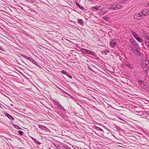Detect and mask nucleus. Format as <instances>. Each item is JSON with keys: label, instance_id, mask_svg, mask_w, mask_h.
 <instances>
[{"label": "nucleus", "instance_id": "obj_7", "mask_svg": "<svg viewBox=\"0 0 149 149\" xmlns=\"http://www.w3.org/2000/svg\"><path fill=\"white\" fill-rule=\"evenodd\" d=\"M5 115L8 118H9L10 120H12L14 121L15 120L14 118H13L11 115L8 114L7 113H6L5 114Z\"/></svg>", "mask_w": 149, "mask_h": 149}, {"label": "nucleus", "instance_id": "obj_41", "mask_svg": "<svg viewBox=\"0 0 149 149\" xmlns=\"http://www.w3.org/2000/svg\"><path fill=\"white\" fill-rule=\"evenodd\" d=\"M28 36H29L31 38H33V36H30L29 35H28Z\"/></svg>", "mask_w": 149, "mask_h": 149}, {"label": "nucleus", "instance_id": "obj_17", "mask_svg": "<svg viewBox=\"0 0 149 149\" xmlns=\"http://www.w3.org/2000/svg\"><path fill=\"white\" fill-rule=\"evenodd\" d=\"M76 132H75V134L76 135H75V136L78 137V136H82V133H81L79 132L78 131H76Z\"/></svg>", "mask_w": 149, "mask_h": 149}, {"label": "nucleus", "instance_id": "obj_43", "mask_svg": "<svg viewBox=\"0 0 149 149\" xmlns=\"http://www.w3.org/2000/svg\"><path fill=\"white\" fill-rule=\"evenodd\" d=\"M38 133L39 134V133H40L41 134H44V135H45V134H43L42 133H40V132H38Z\"/></svg>", "mask_w": 149, "mask_h": 149}, {"label": "nucleus", "instance_id": "obj_22", "mask_svg": "<svg viewBox=\"0 0 149 149\" xmlns=\"http://www.w3.org/2000/svg\"><path fill=\"white\" fill-rule=\"evenodd\" d=\"M78 23L81 25H83L84 24L83 21L81 19H79L78 20Z\"/></svg>", "mask_w": 149, "mask_h": 149}, {"label": "nucleus", "instance_id": "obj_30", "mask_svg": "<svg viewBox=\"0 0 149 149\" xmlns=\"http://www.w3.org/2000/svg\"><path fill=\"white\" fill-rule=\"evenodd\" d=\"M83 49H84V48H81L80 49V51L83 53V54H84L85 53V50H83Z\"/></svg>", "mask_w": 149, "mask_h": 149}, {"label": "nucleus", "instance_id": "obj_38", "mask_svg": "<svg viewBox=\"0 0 149 149\" xmlns=\"http://www.w3.org/2000/svg\"><path fill=\"white\" fill-rule=\"evenodd\" d=\"M65 149H71L69 147H64Z\"/></svg>", "mask_w": 149, "mask_h": 149}, {"label": "nucleus", "instance_id": "obj_11", "mask_svg": "<svg viewBox=\"0 0 149 149\" xmlns=\"http://www.w3.org/2000/svg\"><path fill=\"white\" fill-rule=\"evenodd\" d=\"M132 34L136 39V38H137L139 37L136 32L134 31H132Z\"/></svg>", "mask_w": 149, "mask_h": 149}, {"label": "nucleus", "instance_id": "obj_52", "mask_svg": "<svg viewBox=\"0 0 149 149\" xmlns=\"http://www.w3.org/2000/svg\"><path fill=\"white\" fill-rule=\"evenodd\" d=\"M127 135V136H129V135Z\"/></svg>", "mask_w": 149, "mask_h": 149}, {"label": "nucleus", "instance_id": "obj_8", "mask_svg": "<svg viewBox=\"0 0 149 149\" xmlns=\"http://www.w3.org/2000/svg\"><path fill=\"white\" fill-rule=\"evenodd\" d=\"M21 56L22 57L25 58L26 59H27V60H29V61H33V58H31L30 57H29L27 56L26 55H25L21 54Z\"/></svg>", "mask_w": 149, "mask_h": 149}, {"label": "nucleus", "instance_id": "obj_21", "mask_svg": "<svg viewBox=\"0 0 149 149\" xmlns=\"http://www.w3.org/2000/svg\"><path fill=\"white\" fill-rule=\"evenodd\" d=\"M62 91H63V92H64V93H65L67 95H68V96H70L71 97V98L73 99L74 101L75 102V100H77L75 98H74V97H73L71 95H69V94H68V93H67L65 92H64V91L62 90Z\"/></svg>", "mask_w": 149, "mask_h": 149}, {"label": "nucleus", "instance_id": "obj_20", "mask_svg": "<svg viewBox=\"0 0 149 149\" xmlns=\"http://www.w3.org/2000/svg\"><path fill=\"white\" fill-rule=\"evenodd\" d=\"M54 105L57 106L58 107H59L61 105L58 102L56 101H54Z\"/></svg>", "mask_w": 149, "mask_h": 149}, {"label": "nucleus", "instance_id": "obj_53", "mask_svg": "<svg viewBox=\"0 0 149 149\" xmlns=\"http://www.w3.org/2000/svg\"><path fill=\"white\" fill-rule=\"evenodd\" d=\"M58 149H61L60 148H58Z\"/></svg>", "mask_w": 149, "mask_h": 149}, {"label": "nucleus", "instance_id": "obj_9", "mask_svg": "<svg viewBox=\"0 0 149 149\" xmlns=\"http://www.w3.org/2000/svg\"><path fill=\"white\" fill-rule=\"evenodd\" d=\"M58 109L59 110H61V111H62V112L64 113H65V111H66V110L63 107H62L61 105L58 107Z\"/></svg>", "mask_w": 149, "mask_h": 149}, {"label": "nucleus", "instance_id": "obj_47", "mask_svg": "<svg viewBox=\"0 0 149 149\" xmlns=\"http://www.w3.org/2000/svg\"><path fill=\"white\" fill-rule=\"evenodd\" d=\"M141 112H139V114H141Z\"/></svg>", "mask_w": 149, "mask_h": 149}, {"label": "nucleus", "instance_id": "obj_39", "mask_svg": "<svg viewBox=\"0 0 149 149\" xmlns=\"http://www.w3.org/2000/svg\"><path fill=\"white\" fill-rule=\"evenodd\" d=\"M36 66H38L40 69H42V68L39 65L37 64V65H36Z\"/></svg>", "mask_w": 149, "mask_h": 149}, {"label": "nucleus", "instance_id": "obj_26", "mask_svg": "<svg viewBox=\"0 0 149 149\" xmlns=\"http://www.w3.org/2000/svg\"><path fill=\"white\" fill-rule=\"evenodd\" d=\"M57 113L61 116H63V115H64L65 113H64L62 111H58V112H57Z\"/></svg>", "mask_w": 149, "mask_h": 149}, {"label": "nucleus", "instance_id": "obj_23", "mask_svg": "<svg viewBox=\"0 0 149 149\" xmlns=\"http://www.w3.org/2000/svg\"><path fill=\"white\" fill-rule=\"evenodd\" d=\"M125 65L126 66L128 67V68H131V66L129 63L127 62L125 63Z\"/></svg>", "mask_w": 149, "mask_h": 149}, {"label": "nucleus", "instance_id": "obj_40", "mask_svg": "<svg viewBox=\"0 0 149 149\" xmlns=\"http://www.w3.org/2000/svg\"><path fill=\"white\" fill-rule=\"evenodd\" d=\"M96 130H103L102 129L100 128L99 127H97V129Z\"/></svg>", "mask_w": 149, "mask_h": 149}, {"label": "nucleus", "instance_id": "obj_50", "mask_svg": "<svg viewBox=\"0 0 149 149\" xmlns=\"http://www.w3.org/2000/svg\"><path fill=\"white\" fill-rule=\"evenodd\" d=\"M33 61H34V60H33V61H31V62H32L33 63Z\"/></svg>", "mask_w": 149, "mask_h": 149}, {"label": "nucleus", "instance_id": "obj_14", "mask_svg": "<svg viewBox=\"0 0 149 149\" xmlns=\"http://www.w3.org/2000/svg\"><path fill=\"white\" fill-rule=\"evenodd\" d=\"M136 40L138 41L139 42H141V43H143V40L140 37H139L137 38H136Z\"/></svg>", "mask_w": 149, "mask_h": 149}, {"label": "nucleus", "instance_id": "obj_1", "mask_svg": "<svg viewBox=\"0 0 149 149\" xmlns=\"http://www.w3.org/2000/svg\"><path fill=\"white\" fill-rule=\"evenodd\" d=\"M149 62L147 59H145L142 62V66L144 70H146V73L147 76L149 78Z\"/></svg>", "mask_w": 149, "mask_h": 149}, {"label": "nucleus", "instance_id": "obj_15", "mask_svg": "<svg viewBox=\"0 0 149 149\" xmlns=\"http://www.w3.org/2000/svg\"><path fill=\"white\" fill-rule=\"evenodd\" d=\"M76 5L78 7H79L80 9H81V10H83L84 9V7L83 6H81L78 3H76Z\"/></svg>", "mask_w": 149, "mask_h": 149}, {"label": "nucleus", "instance_id": "obj_37", "mask_svg": "<svg viewBox=\"0 0 149 149\" xmlns=\"http://www.w3.org/2000/svg\"><path fill=\"white\" fill-rule=\"evenodd\" d=\"M88 68L90 70H91V71H93V69L91 68L90 66H89L88 65Z\"/></svg>", "mask_w": 149, "mask_h": 149}, {"label": "nucleus", "instance_id": "obj_19", "mask_svg": "<svg viewBox=\"0 0 149 149\" xmlns=\"http://www.w3.org/2000/svg\"><path fill=\"white\" fill-rule=\"evenodd\" d=\"M143 35L146 39L149 40V36L148 34L144 33Z\"/></svg>", "mask_w": 149, "mask_h": 149}, {"label": "nucleus", "instance_id": "obj_4", "mask_svg": "<svg viewBox=\"0 0 149 149\" xmlns=\"http://www.w3.org/2000/svg\"><path fill=\"white\" fill-rule=\"evenodd\" d=\"M123 6L120 4L112 5L109 7L110 9L118 10L122 8Z\"/></svg>", "mask_w": 149, "mask_h": 149}, {"label": "nucleus", "instance_id": "obj_3", "mask_svg": "<svg viewBox=\"0 0 149 149\" xmlns=\"http://www.w3.org/2000/svg\"><path fill=\"white\" fill-rule=\"evenodd\" d=\"M139 84L142 88L148 91H149V88L147 84L142 80H139L138 81Z\"/></svg>", "mask_w": 149, "mask_h": 149}, {"label": "nucleus", "instance_id": "obj_46", "mask_svg": "<svg viewBox=\"0 0 149 149\" xmlns=\"http://www.w3.org/2000/svg\"><path fill=\"white\" fill-rule=\"evenodd\" d=\"M95 9H98V8H96V7H95Z\"/></svg>", "mask_w": 149, "mask_h": 149}, {"label": "nucleus", "instance_id": "obj_25", "mask_svg": "<svg viewBox=\"0 0 149 149\" xmlns=\"http://www.w3.org/2000/svg\"><path fill=\"white\" fill-rule=\"evenodd\" d=\"M80 101L79 100H75V102L78 105L80 106V107H81V106L80 104L79 103V102H80Z\"/></svg>", "mask_w": 149, "mask_h": 149}, {"label": "nucleus", "instance_id": "obj_24", "mask_svg": "<svg viewBox=\"0 0 149 149\" xmlns=\"http://www.w3.org/2000/svg\"><path fill=\"white\" fill-rule=\"evenodd\" d=\"M119 119L120 120V121H119L120 122V123H125V124H126V123H127V122L126 121L123 120L122 119H121V118H119Z\"/></svg>", "mask_w": 149, "mask_h": 149}, {"label": "nucleus", "instance_id": "obj_48", "mask_svg": "<svg viewBox=\"0 0 149 149\" xmlns=\"http://www.w3.org/2000/svg\"><path fill=\"white\" fill-rule=\"evenodd\" d=\"M124 131V132L125 133H126V132H127V131Z\"/></svg>", "mask_w": 149, "mask_h": 149}, {"label": "nucleus", "instance_id": "obj_12", "mask_svg": "<svg viewBox=\"0 0 149 149\" xmlns=\"http://www.w3.org/2000/svg\"><path fill=\"white\" fill-rule=\"evenodd\" d=\"M31 137L33 140V141H34L36 143L38 144L39 145H40L41 144L40 142L38 141L36 139H34Z\"/></svg>", "mask_w": 149, "mask_h": 149}, {"label": "nucleus", "instance_id": "obj_54", "mask_svg": "<svg viewBox=\"0 0 149 149\" xmlns=\"http://www.w3.org/2000/svg\"><path fill=\"white\" fill-rule=\"evenodd\" d=\"M60 89H61V90H62L61 89H60Z\"/></svg>", "mask_w": 149, "mask_h": 149}, {"label": "nucleus", "instance_id": "obj_5", "mask_svg": "<svg viewBox=\"0 0 149 149\" xmlns=\"http://www.w3.org/2000/svg\"><path fill=\"white\" fill-rule=\"evenodd\" d=\"M131 49L133 52L135 54L139 55H140V52L138 50L137 47H132Z\"/></svg>", "mask_w": 149, "mask_h": 149}, {"label": "nucleus", "instance_id": "obj_42", "mask_svg": "<svg viewBox=\"0 0 149 149\" xmlns=\"http://www.w3.org/2000/svg\"><path fill=\"white\" fill-rule=\"evenodd\" d=\"M104 19H105L106 20H107L108 19V18H107L106 17H105L104 18Z\"/></svg>", "mask_w": 149, "mask_h": 149}, {"label": "nucleus", "instance_id": "obj_33", "mask_svg": "<svg viewBox=\"0 0 149 149\" xmlns=\"http://www.w3.org/2000/svg\"><path fill=\"white\" fill-rule=\"evenodd\" d=\"M83 50H85V53H86L87 54H88V52H89V50L87 49L84 48V49H83Z\"/></svg>", "mask_w": 149, "mask_h": 149}, {"label": "nucleus", "instance_id": "obj_51", "mask_svg": "<svg viewBox=\"0 0 149 149\" xmlns=\"http://www.w3.org/2000/svg\"><path fill=\"white\" fill-rule=\"evenodd\" d=\"M148 6H149V3H148Z\"/></svg>", "mask_w": 149, "mask_h": 149}, {"label": "nucleus", "instance_id": "obj_44", "mask_svg": "<svg viewBox=\"0 0 149 149\" xmlns=\"http://www.w3.org/2000/svg\"><path fill=\"white\" fill-rule=\"evenodd\" d=\"M109 106L112 108L114 109V108L111 105H109Z\"/></svg>", "mask_w": 149, "mask_h": 149}, {"label": "nucleus", "instance_id": "obj_28", "mask_svg": "<svg viewBox=\"0 0 149 149\" xmlns=\"http://www.w3.org/2000/svg\"><path fill=\"white\" fill-rule=\"evenodd\" d=\"M61 73H62V74H65L66 75L68 73L66 71H65V70H62L61 71Z\"/></svg>", "mask_w": 149, "mask_h": 149}, {"label": "nucleus", "instance_id": "obj_34", "mask_svg": "<svg viewBox=\"0 0 149 149\" xmlns=\"http://www.w3.org/2000/svg\"><path fill=\"white\" fill-rule=\"evenodd\" d=\"M66 75H67L70 78L72 79V76L70 74H69L68 73L66 74Z\"/></svg>", "mask_w": 149, "mask_h": 149}, {"label": "nucleus", "instance_id": "obj_45", "mask_svg": "<svg viewBox=\"0 0 149 149\" xmlns=\"http://www.w3.org/2000/svg\"><path fill=\"white\" fill-rule=\"evenodd\" d=\"M117 128L118 130H119L120 129V127H118V128Z\"/></svg>", "mask_w": 149, "mask_h": 149}, {"label": "nucleus", "instance_id": "obj_32", "mask_svg": "<svg viewBox=\"0 0 149 149\" xmlns=\"http://www.w3.org/2000/svg\"><path fill=\"white\" fill-rule=\"evenodd\" d=\"M145 44L147 46V48H149V42L148 41L146 42Z\"/></svg>", "mask_w": 149, "mask_h": 149}, {"label": "nucleus", "instance_id": "obj_27", "mask_svg": "<svg viewBox=\"0 0 149 149\" xmlns=\"http://www.w3.org/2000/svg\"><path fill=\"white\" fill-rule=\"evenodd\" d=\"M127 1L128 0H121L120 1L119 3H124Z\"/></svg>", "mask_w": 149, "mask_h": 149}, {"label": "nucleus", "instance_id": "obj_13", "mask_svg": "<svg viewBox=\"0 0 149 149\" xmlns=\"http://www.w3.org/2000/svg\"><path fill=\"white\" fill-rule=\"evenodd\" d=\"M131 43L134 45L136 46L137 45V42L134 40H131Z\"/></svg>", "mask_w": 149, "mask_h": 149}, {"label": "nucleus", "instance_id": "obj_16", "mask_svg": "<svg viewBox=\"0 0 149 149\" xmlns=\"http://www.w3.org/2000/svg\"><path fill=\"white\" fill-rule=\"evenodd\" d=\"M39 127L41 129H42L44 130H46V129H47V127H46L45 126L42 125H39Z\"/></svg>", "mask_w": 149, "mask_h": 149}, {"label": "nucleus", "instance_id": "obj_29", "mask_svg": "<svg viewBox=\"0 0 149 149\" xmlns=\"http://www.w3.org/2000/svg\"><path fill=\"white\" fill-rule=\"evenodd\" d=\"M14 127L16 129H20V128L17 125H13Z\"/></svg>", "mask_w": 149, "mask_h": 149}, {"label": "nucleus", "instance_id": "obj_35", "mask_svg": "<svg viewBox=\"0 0 149 149\" xmlns=\"http://www.w3.org/2000/svg\"><path fill=\"white\" fill-rule=\"evenodd\" d=\"M0 50H1L2 51H5V50L0 45Z\"/></svg>", "mask_w": 149, "mask_h": 149}, {"label": "nucleus", "instance_id": "obj_36", "mask_svg": "<svg viewBox=\"0 0 149 149\" xmlns=\"http://www.w3.org/2000/svg\"><path fill=\"white\" fill-rule=\"evenodd\" d=\"M33 64H34L35 65H37L38 63L35 61H33Z\"/></svg>", "mask_w": 149, "mask_h": 149}, {"label": "nucleus", "instance_id": "obj_49", "mask_svg": "<svg viewBox=\"0 0 149 149\" xmlns=\"http://www.w3.org/2000/svg\"><path fill=\"white\" fill-rule=\"evenodd\" d=\"M93 132L95 133H96L95 132V131H93Z\"/></svg>", "mask_w": 149, "mask_h": 149}, {"label": "nucleus", "instance_id": "obj_10", "mask_svg": "<svg viewBox=\"0 0 149 149\" xmlns=\"http://www.w3.org/2000/svg\"><path fill=\"white\" fill-rule=\"evenodd\" d=\"M88 54L91 55L94 57H96V54H95V52L94 51H91L90 50H89Z\"/></svg>", "mask_w": 149, "mask_h": 149}, {"label": "nucleus", "instance_id": "obj_31", "mask_svg": "<svg viewBox=\"0 0 149 149\" xmlns=\"http://www.w3.org/2000/svg\"><path fill=\"white\" fill-rule=\"evenodd\" d=\"M19 134L21 136L23 135L24 134V132L22 131H18Z\"/></svg>", "mask_w": 149, "mask_h": 149}, {"label": "nucleus", "instance_id": "obj_6", "mask_svg": "<svg viewBox=\"0 0 149 149\" xmlns=\"http://www.w3.org/2000/svg\"><path fill=\"white\" fill-rule=\"evenodd\" d=\"M117 41H118L117 39H113L112 40L110 43L111 46L112 47H114L116 45Z\"/></svg>", "mask_w": 149, "mask_h": 149}, {"label": "nucleus", "instance_id": "obj_18", "mask_svg": "<svg viewBox=\"0 0 149 149\" xmlns=\"http://www.w3.org/2000/svg\"><path fill=\"white\" fill-rule=\"evenodd\" d=\"M109 52V51L108 50H105L102 51L101 52V54H103L106 55Z\"/></svg>", "mask_w": 149, "mask_h": 149}, {"label": "nucleus", "instance_id": "obj_2", "mask_svg": "<svg viewBox=\"0 0 149 149\" xmlns=\"http://www.w3.org/2000/svg\"><path fill=\"white\" fill-rule=\"evenodd\" d=\"M141 15L140 13H136L134 16V18L135 19H140L143 18L142 15L144 16L149 14V11L148 12L147 10L145 9L142 11V12L141 13Z\"/></svg>", "mask_w": 149, "mask_h": 149}]
</instances>
